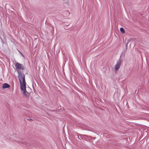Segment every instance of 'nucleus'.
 I'll return each instance as SVG.
<instances>
[{"label": "nucleus", "instance_id": "obj_1", "mask_svg": "<svg viewBox=\"0 0 149 149\" xmlns=\"http://www.w3.org/2000/svg\"><path fill=\"white\" fill-rule=\"evenodd\" d=\"M18 73V78L20 84L21 90L22 91L23 94L26 96H28L30 93L28 92L26 90V82L25 80V75L20 70L17 71Z\"/></svg>", "mask_w": 149, "mask_h": 149}, {"label": "nucleus", "instance_id": "obj_2", "mask_svg": "<svg viewBox=\"0 0 149 149\" xmlns=\"http://www.w3.org/2000/svg\"><path fill=\"white\" fill-rule=\"evenodd\" d=\"M15 67L17 69H21L22 70H24V67L23 66V65L18 62H17L15 64Z\"/></svg>", "mask_w": 149, "mask_h": 149}, {"label": "nucleus", "instance_id": "obj_3", "mask_svg": "<svg viewBox=\"0 0 149 149\" xmlns=\"http://www.w3.org/2000/svg\"><path fill=\"white\" fill-rule=\"evenodd\" d=\"M121 60L120 59L118 60L115 66V70L117 71L119 69L121 65Z\"/></svg>", "mask_w": 149, "mask_h": 149}, {"label": "nucleus", "instance_id": "obj_4", "mask_svg": "<svg viewBox=\"0 0 149 149\" xmlns=\"http://www.w3.org/2000/svg\"><path fill=\"white\" fill-rule=\"evenodd\" d=\"M18 142L19 143H20L21 144H22L24 145H26L27 146H29V145H30L29 143H26L25 141L23 139H20V140L18 141Z\"/></svg>", "mask_w": 149, "mask_h": 149}, {"label": "nucleus", "instance_id": "obj_5", "mask_svg": "<svg viewBox=\"0 0 149 149\" xmlns=\"http://www.w3.org/2000/svg\"><path fill=\"white\" fill-rule=\"evenodd\" d=\"M10 87V86L9 84L6 83L4 84L2 86V88H8Z\"/></svg>", "mask_w": 149, "mask_h": 149}, {"label": "nucleus", "instance_id": "obj_6", "mask_svg": "<svg viewBox=\"0 0 149 149\" xmlns=\"http://www.w3.org/2000/svg\"><path fill=\"white\" fill-rule=\"evenodd\" d=\"M120 31H121V32L122 33H125V30H124V29L123 28H120Z\"/></svg>", "mask_w": 149, "mask_h": 149}, {"label": "nucleus", "instance_id": "obj_7", "mask_svg": "<svg viewBox=\"0 0 149 149\" xmlns=\"http://www.w3.org/2000/svg\"><path fill=\"white\" fill-rule=\"evenodd\" d=\"M127 44H128V43H127V44H126V48H127Z\"/></svg>", "mask_w": 149, "mask_h": 149}, {"label": "nucleus", "instance_id": "obj_8", "mask_svg": "<svg viewBox=\"0 0 149 149\" xmlns=\"http://www.w3.org/2000/svg\"><path fill=\"white\" fill-rule=\"evenodd\" d=\"M30 118H28L27 119V120H30Z\"/></svg>", "mask_w": 149, "mask_h": 149}, {"label": "nucleus", "instance_id": "obj_9", "mask_svg": "<svg viewBox=\"0 0 149 149\" xmlns=\"http://www.w3.org/2000/svg\"><path fill=\"white\" fill-rule=\"evenodd\" d=\"M30 120H32V121H33V120L32 119H30Z\"/></svg>", "mask_w": 149, "mask_h": 149}, {"label": "nucleus", "instance_id": "obj_10", "mask_svg": "<svg viewBox=\"0 0 149 149\" xmlns=\"http://www.w3.org/2000/svg\"><path fill=\"white\" fill-rule=\"evenodd\" d=\"M77 136H78V138H79V136H78V135H77Z\"/></svg>", "mask_w": 149, "mask_h": 149}, {"label": "nucleus", "instance_id": "obj_11", "mask_svg": "<svg viewBox=\"0 0 149 149\" xmlns=\"http://www.w3.org/2000/svg\"><path fill=\"white\" fill-rule=\"evenodd\" d=\"M52 28L53 29V26H52Z\"/></svg>", "mask_w": 149, "mask_h": 149}]
</instances>
